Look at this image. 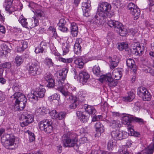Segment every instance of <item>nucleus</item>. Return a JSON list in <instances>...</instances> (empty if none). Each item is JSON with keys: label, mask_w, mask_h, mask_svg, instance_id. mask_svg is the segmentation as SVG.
I'll return each mask as SVG.
<instances>
[{"label": "nucleus", "mask_w": 154, "mask_h": 154, "mask_svg": "<svg viewBox=\"0 0 154 154\" xmlns=\"http://www.w3.org/2000/svg\"><path fill=\"white\" fill-rule=\"evenodd\" d=\"M10 98L18 110H22L25 108L27 102V99L25 96L22 93L15 92Z\"/></svg>", "instance_id": "1"}, {"label": "nucleus", "mask_w": 154, "mask_h": 154, "mask_svg": "<svg viewBox=\"0 0 154 154\" xmlns=\"http://www.w3.org/2000/svg\"><path fill=\"white\" fill-rule=\"evenodd\" d=\"M78 139L75 134H64L62 137V140L63 145L65 147L74 146L76 150L79 149V146L76 144Z\"/></svg>", "instance_id": "2"}, {"label": "nucleus", "mask_w": 154, "mask_h": 154, "mask_svg": "<svg viewBox=\"0 0 154 154\" xmlns=\"http://www.w3.org/2000/svg\"><path fill=\"white\" fill-rule=\"evenodd\" d=\"M111 5L106 2H102L99 5L97 14L101 17H112L114 15L113 12L110 11Z\"/></svg>", "instance_id": "3"}, {"label": "nucleus", "mask_w": 154, "mask_h": 154, "mask_svg": "<svg viewBox=\"0 0 154 154\" xmlns=\"http://www.w3.org/2000/svg\"><path fill=\"white\" fill-rule=\"evenodd\" d=\"M15 138L12 135L5 134L1 137V141L5 146L8 149H14L17 146L15 143Z\"/></svg>", "instance_id": "4"}, {"label": "nucleus", "mask_w": 154, "mask_h": 154, "mask_svg": "<svg viewBox=\"0 0 154 154\" xmlns=\"http://www.w3.org/2000/svg\"><path fill=\"white\" fill-rule=\"evenodd\" d=\"M99 80L101 82H106L110 87H114L117 84L116 80H114L112 77L111 74L109 73L101 75Z\"/></svg>", "instance_id": "5"}, {"label": "nucleus", "mask_w": 154, "mask_h": 154, "mask_svg": "<svg viewBox=\"0 0 154 154\" xmlns=\"http://www.w3.org/2000/svg\"><path fill=\"white\" fill-rule=\"evenodd\" d=\"M52 122L50 120L44 119L38 123L39 127L40 130L49 133L52 131Z\"/></svg>", "instance_id": "6"}, {"label": "nucleus", "mask_w": 154, "mask_h": 154, "mask_svg": "<svg viewBox=\"0 0 154 154\" xmlns=\"http://www.w3.org/2000/svg\"><path fill=\"white\" fill-rule=\"evenodd\" d=\"M27 69L29 74L35 76L40 74L39 66L37 61L35 60H33L29 63Z\"/></svg>", "instance_id": "7"}, {"label": "nucleus", "mask_w": 154, "mask_h": 154, "mask_svg": "<svg viewBox=\"0 0 154 154\" xmlns=\"http://www.w3.org/2000/svg\"><path fill=\"white\" fill-rule=\"evenodd\" d=\"M20 119L23 121L22 122L20 123V125L23 127L27 126L33 121V116L26 112H23L21 115Z\"/></svg>", "instance_id": "8"}, {"label": "nucleus", "mask_w": 154, "mask_h": 154, "mask_svg": "<svg viewBox=\"0 0 154 154\" xmlns=\"http://www.w3.org/2000/svg\"><path fill=\"white\" fill-rule=\"evenodd\" d=\"M112 137L115 140H121L127 137L126 133L117 129L113 131L111 134Z\"/></svg>", "instance_id": "9"}, {"label": "nucleus", "mask_w": 154, "mask_h": 154, "mask_svg": "<svg viewBox=\"0 0 154 154\" xmlns=\"http://www.w3.org/2000/svg\"><path fill=\"white\" fill-rule=\"evenodd\" d=\"M132 47L133 50H135V53H137L139 56L141 55L144 51V47L143 45L142 44H140L138 42L134 43Z\"/></svg>", "instance_id": "10"}, {"label": "nucleus", "mask_w": 154, "mask_h": 154, "mask_svg": "<svg viewBox=\"0 0 154 154\" xmlns=\"http://www.w3.org/2000/svg\"><path fill=\"white\" fill-rule=\"evenodd\" d=\"M91 7L90 1H85L82 4V9L83 14L85 17H88L89 15V12L88 9Z\"/></svg>", "instance_id": "11"}, {"label": "nucleus", "mask_w": 154, "mask_h": 154, "mask_svg": "<svg viewBox=\"0 0 154 154\" xmlns=\"http://www.w3.org/2000/svg\"><path fill=\"white\" fill-rule=\"evenodd\" d=\"M89 77V75L85 71L80 72L79 74V78L80 82L83 85L86 83Z\"/></svg>", "instance_id": "12"}, {"label": "nucleus", "mask_w": 154, "mask_h": 154, "mask_svg": "<svg viewBox=\"0 0 154 154\" xmlns=\"http://www.w3.org/2000/svg\"><path fill=\"white\" fill-rule=\"evenodd\" d=\"M126 64L127 66L131 69V71L135 74L137 72V68L134 60L131 58L128 59L126 60Z\"/></svg>", "instance_id": "13"}, {"label": "nucleus", "mask_w": 154, "mask_h": 154, "mask_svg": "<svg viewBox=\"0 0 154 154\" xmlns=\"http://www.w3.org/2000/svg\"><path fill=\"white\" fill-rule=\"evenodd\" d=\"M34 92L35 94L38 97L42 98L44 96L45 90L43 86L40 85L39 87H37Z\"/></svg>", "instance_id": "14"}, {"label": "nucleus", "mask_w": 154, "mask_h": 154, "mask_svg": "<svg viewBox=\"0 0 154 154\" xmlns=\"http://www.w3.org/2000/svg\"><path fill=\"white\" fill-rule=\"evenodd\" d=\"M107 24L109 27L117 29V28H121V27L122 26L121 23L114 20H108Z\"/></svg>", "instance_id": "15"}, {"label": "nucleus", "mask_w": 154, "mask_h": 154, "mask_svg": "<svg viewBox=\"0 0 154 154\" xmlns=\"http://www.w3.org/2000/svg\"><path fill=\"white\" fill-rule=\"evenodd\" d=\"M13 1H5L4 4V6L5 8V10L8 12L10 14L12 13L14 10L12 5Z\"/></svg>", "instance_id": "16"}, {"label": "nucleus", "mask_w": 154, "mask_h": 154, "mask_svg": "<svg viewBox=\"0 0 154 154\" xmlns=\"http://www.w3.org/2000/svg\"><path fill=\"white\" fill-rule=\"evenodd\" d=\"M76 115L81 122L84 123L88 122V120L89 116L86 115L85 112H81L79 111H77Z\"/></svg>", "instance_id": "17"}, {"label": "nucleus", "mask_w": 154, "mask_h": 154, "mask_svg": "<svg viewBox=\"0 0 154 154\" xmlns=\"http://www.w3.org/2000/svg\"><path fill=\"white\" fill-rule=\"evenodd\" d=\"M106 17H101L100 16H98L96 15L93 18V20L96 24L102 25L104 24L106 22Z\"/></svg>", "instance_id": "18"}, {"label": "nucleus", "mask_w": 154, "mask_h": 154, "mask_svg": "<svg viewBox=\"0 0 154 154\" xmlns=\"http://www.w3.org/2000/svg\"><path fill=\"white\" fill-rule=\"evenodd\" d=\"M82 39L80 38H77L75 42L74 45V52L77 54L81 52V47L80 44L82 43Z\"/></svg>", "instance_id": "19"}, {"label": "nucleus", "mask_w": 154, "mask_h": 154, "mask_svg": "<svg viewBox=\"0 0 154 154\" xmlns=\"http://www.w3.org/2000/svg\"><path fill=\"white\" fill-rule=\"evenodd\" d=\"M19 42V44L17 48L18 52H21L27 48V42L23 41H20Z\"/></svg>", "instance_id": "20"}, {"label": "nucleus", "mask_w": 154, "mask_h": 154, "mask_svg": "<svg viewBox=\"0 0 154 154\" xmlns=\"http://www.w3.org/2000/svg\"><path fill=\"white\" fill-rule=\"evenodd\" d=\"M133 117L131 115H126L122 118V122L124 124L128 125V126H132L130 124L131 121H133Z\"/></svg>", "instance_id": "21"}, {"label": "nucleus", "mask_w": 154, "mask_h": 154, "mask_svg": "<svg viewBox=\"0 0 154 154\" xmlns=\"http://www.w3.org/2000/svg\"><path fill=\"white\" fill-rule=\"evenodd\" d=\"M84 108L86 112L89 115H94L96 111L93 106L85 104L84 106Z\"/></svg>", "instance_id": "22"}, {"label": "nucleus", "mask_w": 154, "mask_h": 154, "mask_svg": "<svg viewBox=\"0 0 154 154\" xmlns=\"http://www.w3.org/2000/svg\"><path fill=\"white\" fill-rule=\"evenodd\" d=\"M66 23L65 20L63 19L60 20L59 23H58L59 29L63 32H66L68 30L67 28L65 26Z\"/></svg>", "instance_id": "23"}, {"label": "nucleus", "mask_w": 154, "mask_h": 154, "mask_svg": "<svg viewBox=\"0 0 154 154\" xmlns=\"http://www.w3.org/2000/svg\"><path fill=\"white\" fill-rule=\"evenodd\" d=\"M71 32L73 37H76L78 33V28L76 24L73 22L71 24L70 27Z\"/></svg>", "instance_id": "24"}, {"label": "nucleus", "mask_w": 154, "mask_h": 154, "mask_svg": "<svg viewBox=\"0 0 154 154\" xmlns=\"http://www.w3.org/2000/svg\"><path fill=\"white\" fill-rule=\"evenodd\" d=\"M112 75L113 77H114L116 80H119L122 77V74L121 71L118 69H114L112 72Z\"/></svg>", "instance_id": "25"}, {"label": "nucleus", "mask_w": 154, "mask_h": 154, "mask_svg": "<svg viewBox=\"0 0 154 154\" xmlns=\"http://www.w3.org/2000/svg\"><path fill=\"white\" fill-rule=\"evenodd\" d=\"M46 44L43 42H42L40 44V45L36 48L35 52L36 54L40 53H42L44 49L45 48Z\"/></svg>", "instance_id": "26"}, {"label": "nucleus", "mask_w": 154, "mask_h": 154, "mask_svg": "<svg viewBox=\"0 0 154 154\" xmlns=\"http://www.w3.org/2000/svg\"><path fill=\"white\" fill-rule=\"evenodd\" d=\"M19 21L23 27L26 28H28L29 24L27 21V19L25 18L22 15L20 16Z\"/></svg>", "instance_id": "27"}, {"label": "nucleus", "mask_w": 154, "mask_h": 154, "mask_svg": "<svg viewBox=\"0 0 154 154\" xmlns=\"http://www.w3.org/2000/svg\"><path fill=\"white\" fill-rule=\"evenodd\" d=\"M96 131L100 133H103L104 131V127L103 125L100 122H98L95 125Z\"/></svg>", "instance_id": "28"}, {"label": "nucleus", "mask_w": 154, "mask_h": 154, "mask_svg": "<svg viewBox=\"0 0 154 154\" xmlns=\"http://www.w3.org/2000/svg\"><path fill=\"white\" fill-rule=\"evenodd\" d=\"M148 91L145 88L143 87H140L137 89V94L140 97H142Z\"/></svg>", "instance_id": "29"}, {"label": "nucleus", "mask_w": 154, "mask_h": 154, "mask_svg": "<svg viewBox=\"0 0 154 154\" xmlns=\"http://www.w3.org/2000/svg\"><path fill=\"white\" fill-rule=\"evenodd\" d=\"M68 71V69L67 68H64L62 69L61 72H60L59 75L61 77V78L63 81L65 79Z\"/></svg>", "instance_id": "30"}, {"label": "nucleus", "mask_w": 154, "mask_h": 154, "mask_svg": "<svg viewBox=\"0 0 154 154\" xmlns=\"http://www.w3.org/2000/svg\"><path fill=\"white\" fill-rule=\"evenodd\" d=\"M109 125L112 128H118L120 126V122L118 120L110 119L109 120Z\"/></svg>", "instance_id": "31"}, {"label": "nucleus", "mask_w": 154, "mask_h": 154, "mask_svg": "<svg viewBox=\"0 0 154 154\" xmlns=\"http://www.w3.org/2000/svg\"><path fill=\"white\" fill-rule=\"evenodd\" d=\"M116 30L119 32L120 35L122 36H125L128 32L127 29L125 28L122 24L121 28H117Z\"/></svg>", "instance_id": "32"}, {"label": "nucleus", "mask_w": 154, "mask_h": 154, "mask_svg": "<svg viewBox=\"0 0 154 154\" xmlns=\"http://www.w3.org/2000/svg\"><path fill=\"white\" fill-rule=\"evenodd\" d=\"M109 62L111 63L110 66V68L111 69H113L116 67L118 65L119 61L118 59H112L111 58H109Z\"/></svg>", "instance_id": "33"}, {"label": "nucleus", "mask_w": 154, "mask_h": 154, "mask_svg": "<svg viewBox=\"0 0 154 154\" xmlns=\"http://www.w3.org/2000/svg\"><path fill=\"white\" fill-rule=\"evenodd\" d=\"M130 12L132 15L135 16L134 18H135L137 20L138 18V16L140 15V11L139 9L137 7L131 11Z\"/></svg>", "instance_id": "34"}, {"label": "nucleus", "mask_w": 154, "mask_h": 154, "mask_svg": "<svg viewBox=\"0 0 154 154\" xmlns=\"http://www.w3.org/2000/svg\"><path fill=\"white\" fill-rule=\"evenodd\" d=\"M128 133L130 132L131 135H133L136 137H139L140 136V133L139 132H135L133 129V126H128Z\"/></svg>", "instance_id": "35"}, {"label": "nucleus", "mask_w": 154, "mask_h": 154, "mask_svg": "<svg viewBox=\"0 0 154 154\" xmlns=\"http://www.w3.org/2000/svg\"><path fill=\"white\" fill-rule=\"evenodd\" d=\"M33 20L29 23V27L30 28H34L37 26L39 24L38 20L36 18L33 17Z\"/></svg>", "instance_id": "36"}, {"label": "nucleus", "mask_w": 154, "mask_h": 154, "mask_svg": "<svg viewBox=\"0 0 154 154\" xmlns=\"http://www.w3.org/2000/svg\"><path fill=\"white\" fill-rule=\"evenodd\" d=\"M64 83V81H62V79H60L55 85L54 88L56 89L61 90L63 88Z\"/></svg>", "instance_id": "37"}, {"label": "nucleus", "mask_w": 154, "mask_h": 154, "mask_svg": "<svg viewBox=\"0 0 154 154\" xmlns=\"http://www.w3.org/2000/svg\"><path fill=\"white\" fill-rule=\"evenodd\" d=\"M23 61V57L21 56L17 55L15 57L14 62L16 65L18 66L22 64Z\"/></svg>", "instance_id": "38"}, {"label": "nucleus", "mask_w": 154, "mask_h": 154, "mask_svg": "<svg viewBox=\"0 0 154 154\" xmlns=\"http://www.w3.org/2000/svg\"><path fill=\"white\" fill-rule=\"evenodd\" d=\"M92 71L93 73L97 76H99L100 74V69L98 65L94 66L92 68Z\"/></svg>", "instance_id": "39"}, {"label": "nucleus", "mask_w": 154, "mask_h": 154, "mask_svg": "<svg viewBox=\"0 0 154 154\" xmlns=\"http://www.w3.org/2000/svg\"><path fill=\"white\" fill-rule=\"evenodd\" d=\"M28 98H29V100L33 102H35L37 101L38 100V97L36 94H35L34 92L33 94H31L29 95L28 96Z\"/></svg>", "instance_id": "40"}, {"label": "nucleus", "mask_w": 154, "mask_h": 154, "mask_svg": "<svg viewBox=\"0 0 154 154\" xmlns=\"http://www.w3.org/2000/svg\"><path fill=\"white\" fill-rule=\"evenodd\" d=\"M74 62L76 64L79 66V68H81L83 67L84 63L83 62V59L82 58L77 59L75 60Z\"/></svg>", "instance_id": "41"}, {"label": "nucleus", "mask_w": 154, "mask_h": 154, "mask_svg": "<svg viewBox=\"0 0 154 154\" xmlns=\"http://www.w3.org/2000/svg\"><path fill=\"white\" fill-rule=\"evenodd\" d=\"M117 48L120 51H122L124 49L126 50L128 48V44L124 42L119 43L118 44Z\"/></svg>", "instance_id": "42"}, {"label": "nucleus", "mask_w": 154, "mask_h": 154, "mask_svg": "<svg viewBox=\"0 0 154 154\" xmlns=\"http://www.w3.org/2000/svg\"><path fill=\"white\" fill-rule=\"evenodd\" d=\"M135 94L132 92H130L128 95L125 97V100L126 101L130 102L135 97Z\"/></svg>", "instance_id": "43"}, {"label": "nucleus", "mask_w": 154, "mask_h": 154, "mask_svg": "<svg viewBox=\"0 0 154 154\" xmlns=\"http://www.w3.org/2000/svg\"><path fill=\"white\" fill-rule=\"evenodd\" d=\"M27 132L29 135V141L32 142L35 140V136L34 134L29 130H27Z\"/></svg>", "instance_id": "44"}, {"label": "nucleus", "mask_w": 154, "mask_h": 154, "mask_svg": "<svg viewBox=\"0 0 154 154\" xmlns=\"http://www.w3.org/2000/svg\"><path fill=\"white\" fill-rule=\"evenodd\" d=\"M154 149V143L151 145L150 146L145 150V153L146 154H152Z\"/></svg>", "instance_id": "45"}, {"label": "nucleus", "mask_w": 154, "mask_h": 154, "mask_svg": "<svg viewBox=\"0 0 154 154\" xmlns=\"http://www.w3.org/2000/svg\"><path fill=\"white\" fill-rule=\"evenodd\" d=\"M151 96L150 93L148 91L141 97L144 100L149 101L151 99Z\"/></svg>", "instance_id": "46"}, {"label": "nucleus", "mask_w": 154, "mask_h": 154, "mask_svg": "<svg viewBox=\"0 0 154 154\" xmlns=\"http://www.w3.org/2000/svg\"><path fill=\"white\" fill-rule=\"evenodd\" d=\"M66 113L64 112H62L59 113H57L56 117L57 119L59 120H62L64 119L66 116Z\"/></svg>", "instance_id": "47"}, {"label": "nucleus", "mask_w": 154, "mask_h": 154, "mask_svg": "<svg viewBox=\"0 0 154 154\" xmlns=\"http://www.w3.org/2000/svg\"><path fill=\"white\" fill-rule=\"evenodd\" d=\"M69 45L67 43L63 45L62 49L63 54H65L69 52Z\"/></svg>", "instance_id": "48"}, {"label": "nucleus", "mask_w": 154, "mask_h": 154, "mask_svg": "<svg viewBox=\"0 0 154 154\" xmlns=\"http://www.w3.org/2000/svg\"><path fill=\"white\" fill-rule=\"evenodd\" d=\"M58 60L59 61L62 62H63L66 63H70L72 62L73 61L72 58H69L67 59L62 57H59Z\"/></svg>", "instance_id": "49"}, {"label": "nucleus", "mask_w": 154, "mask_h": 154, "mask_svg": "<svg viewBox=\"0 0 154 154\" xmlns=\"http://www.w3.org/2000/svg\"><path fill=\"white\" fill-rule=\"evenodd\" d=\"M45 64L48 66L49 67L53 66V63L52 60L48 58H46L45 59Z\"/></svg>", "instance_id": "50"}, {"label": "nucleus", "mask_w": 154, "mask_h": 154, "mask_svg": "<svg viewBox=\"0 0 154 154\" xmlns=\"http://www.w3.org/2000/svg\"><path fill=\"white\" fill-rule=\"evenodd\" d=\"M48 84L47 86L49 88H53L54 87L55 82L54 78L49 80V81H47Z\"/></svg>", "instance_id": "51"}, {"label": "nucleus", "mask_w": 154, "mask_h": 154, "mask_svg": "<svg viewBox=\"0 0 154 154\" xmlns=\"http://www.w3.org/2000/svg\"><path fill=\"white\" fill-rule=\"evenodd\" d=\"M115 145V143L112 140H110L109 141L107 145V148L109 150H112L113 149V147Z\"/></svg>", "instance_id": "52"}, {"label": "nucleus", "mask_w": 154, "mask_h": 154, "mask_svg": "<svg viewBox=\"0 0 154 154\" xmlns=\"http://www.w3.org/2000/svg\"><path fill=\"white\" fill-rule=\"evenodd\" d=\"M45 79L47 82L53 79V76L50 73H47L44 76Z\"/></svg>", "instance_id": "53"}, {"label": "nucleus", "mask_w": 154, "mask_h": 154, "mask_svg": "<svg viewBox=\"0 0 154 154\" xmlns=\"http://www.w3.org/2000/svg\"><path fill=\"white\" fill-rule=\"evenodd\" d=\"M49 99L51 101H53L54 100H56L59 101V97L57 94H54L49 97Z\"/></svg>", "instance_id": "54"}, {"label": "nucleus", "mask_w": 154, "mask_h": 154, "mask_svg": "<svg viewBox=\"0 0 154 154\" xmlns=\"http://www.w3.org/2000/svg\"><path fill=\"white\" fill-rule=\"evenodd\" d=\"M91 154H109V153L105 151L99 150L92 151L91 152Z\"/></svg>", "instance_id": "55"}, {"label": "nucleus", "mask_w": 154, "mask_h": 154, "mask_svg": "<svg viewBox=\"0 0 154 154\" xmlns=\"http://www.w3.org/2000/svg\"><path fill=\"white\" fill-rule=\"evenodd\" d=\"M57 112L55 110H53L50 112V114L52 118L53 119H56V117Z\"/></svg>", "instance_id": "56"}, {"label": "nucleus", "mask_w": 154, "mask_h": 154, "mask_svg": "<svg viewBox=\"0 0 154 154\" xmlns=\"http://www.w3.org/2000/svg\"><path fill=\"white\" fill-rule=\"evenodd\" d=\"M144 70L145 72H149L152 76H154V70L153 69L149 67H146V68L144 69Z\"/></svg>", "instance_id": "57"}, {"label": "nucleus", "mask_w": 154, "mask_h": 154, "mask_svg": "<svg viewBox=\"0 0 154 154\" xmlns=\"http://www.w3.org/2000/svg\"><path fill=\"white\" fill-rule=\"evenodd\" d=\"M68 97H69L68 99L71 103L76 102L77 101V98L75 97L72 95H70V94H69Z\"/></svg>", "instance_id": "58"}, {"label": "nucleus", "mask_w": 154, "mask_h": 154, "mask_svg": "<svg viewBox=\"0 0 154 154\" xmlns=\"http://www.w3.org/2000/svg\"><path fill=\"white\" fill-rule=\"evenodd\" d=\"M11 65L9 62L5 63L2 64V67L4 68H10L11 67Z\"/></svg>", "instance_id": "59"}, {"label": "nucleus", "mask_w": 154, "mask_h": 154, "mask_svg": "<svg viewBox=\"0 0 154 154\" xmlns=\"http://www.w3.org/2000/svg\"><path fill=\"white\" fill-rule=\"evenodd\" d=\"M133 121H135L140 124H143V121L142 119L136 117H133Z\"/></svg>", "instance_id": "60"}, {"label": "nucleus", "mask_w": 154, "mask_h": 154, "mask_svg": "<svg viewBox=\"0 0 154 154\" xmlns=\"http://www.w3.org/2000/svg\"><path fill=\"white\" fill-rule=\"evenodd\" d=\"M137 7L134 3H130L128 5V8L129 10L131 11L134 8H135Z\"/></svg>", "instance_id": "61"}, {"label": "nucleus", "mask_w": 154, "mask_h": 154, "mask_svg": "<svg viewBox=\"0 0 154 154\" xmlns=\"http://www.w3.org/2000/svg\"><path fill=\"white\" fill-rule=\"evenodd\" d=\"M72 103L69 106V108L71 109H74L78 105V103L77 102V101L76 102H73V103Z\"/></svg>", "instance_id": "62"}, {"label": "nucleus", "mask_w": 154, "mask_h": 154, "mask_svg": "<svg viewBox=\"0 0 154 154\" xmlns=\"http://www.w3.org/2000/svg\"><path fill=\"white\" fill-rule=\"evenodd\" d=\"M2 46L3 48H2V49L3 50V51H5L7 53L10 52V50L8 48V47L6 45H3Z\"/></svg>", "instance_id": "63"}, {"label": "nucleus", "mask_w": 154, "mask_h": 154, "mask_svg": "<svg viewBox=\"0 0 154 154\" xmlns=\"http://www.w3.org/2000/svg\"><path fill=\"white\" fill-rule=\"evenodd\" d=\"M60 91L63 95L67 98H68V96H69V94L68 93L67 91H65L63 89Z\"/></svg>", "instance_id": "64"}]
</instances>
